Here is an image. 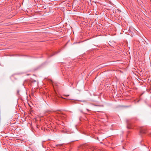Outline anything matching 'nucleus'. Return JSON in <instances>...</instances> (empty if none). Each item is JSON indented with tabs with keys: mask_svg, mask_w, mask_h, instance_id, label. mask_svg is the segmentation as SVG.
Returning a JSON list of instances; mask_svg holds the SVG:
<instances>
[{
	"mask_svg": "<svg viewBox=\"0 0 151 151\" xmlns=\"http://www.w3.org/2000/svg\"><path fill=\"white\" fill-rule=\"evenodd\" d=\"M19 90H18L17 91V94L18 95H19Z\"/></svg>",
	"mask_w": 151,
	"mask_h": 151,
	"instance_id": "423d86ee",
	"label": "nucleus"
},
{
	"mask_svg": "<svg viewBox=\"0 0 151 151\" xmlns=\"http://www.w3.org/2000/svg\"><path fill=\"white\" fill-rule=\"evenodd\" d=\"M89 148V146L86 144L80 146L78 148L79 151H86Z\"/></svg>",
	"mask_w": 151,
	"mask_h": 151,
	"instance_id": "f257e3e1",
	"label": "nucleus"
},
{
	"mask_svg": "<svg viewBox=\"0 0 151 151\" xmlns=\"http://www.w3.org/2000/svg\"><path fill=\"white\" fill-rule=\"evenodd\" d=\"M36 81H35V80L34 81V82H36Z\"/></svg>",
	"mask_w": 151,
	"mask_h": 151,
	"instance_id": "9b49d317",
	"label": "nucleus"
},
{
	"mask_svg": "<svg viewBox=\"0 0 151 151\" xmlns=\"http://www.w3.org/2000/svg\"><path fill=\"white\" fill-rule=\"evenodd\" d=\"M128 128H129V129H131V128H129V127H128Z\"/></svg>",
	"mask_w": 151,
	"mask_h": 151,
	"instance_id": "9d476101",
	"label": "nucleus"
},
{
	"mask_svg": "<svg viewBox=\"0 0 151 151\" xmlns=\"http://www.w3.org/2000/svg\"><path fill=\"white\" fill-rule=\"evenodd\" d=\"M86 110H87V111H89V110H88V109H86Z\"/></svg>",
	"mask_w": 151,
	"mask_h": 151,
	"instance_id": "6e6552de",
	"label": "nucleus"
},
{
	"mask_svg": "<svg viewBox=\"0 0 151 151\" xmlns=\"http://www.w3.org/2000/svg\"><path fill=\"white\" fill-rule=\"evenodd\" d=\"M73 85V83L72 82H71L70 81V84H69V86H71L72 85Z\"/></svg>",
	"mask_w": 151,
	"mask_h": 151,
	"instance_id": "20e7f679",
	"label": "nucleus"
},
{
	"mask_svg": "<svg viewBox=\"0 0 151 151\" xmlns=\"http://www.w3.org/2000/svg\"><path fill=\"white\" fill-rule=\"evenodd\" d=\"M69 95H66V96H69Z\"/></svg>",
	"mask_w": 151,
	"mask_h": 151,
	"instance_id": "1a4fd4ad",
	"label": "nucleus"
},
{
	"mask_svg": "<svg viewBox=\"0 0 151 151\" xmlns=\"http://www.w3.org/2000/svg\"><path fill=\"white\" fill-rule=\"evenodd\" d=\"M140 132L141 133L145 134L146 132V130L145 128H142L140 129Z\"/></svg>",
	"mask_w": 151,
	"mask_h": 151,
	"instance_id": "f03ea898",
	"label": "nucleus"
},
{
	"mask_svg": "<svg viewBox=\"0 0 151 151\" xmlns=\"http://www.w3.org/2000/svg\"><path fill=\"white\" fill-rule=\"evenodd\" d=\"M56 114H58L59 115V116L60 117H62V115H63V113H59V112H57Z\"/></svg>",
	"mask_w": 151,
	"mask_h": 151,
	"instance_id": "7ed1b4c3",
	"label": "nucleus"
},
{
	"mask_svg": "<svg viewBox=\"0 0 151 151\" xmlns=\"http://www.w3.org/2000/svg\"><path fill=\"white\" fill-rule=\"evenodd\" d=\"M51 112V111H46V113H47L48 114H50Z\"/></svg>",
	"mask_w": 151,
	"mask_h": 151,
	"instance_id": "39448f33",
	"label": "nucleus"
},
{
	"mask_svg": "<svg viewBox=\"0 0 151 151\" xmlns=\"http://www.w3.org/2000/svg\"><path fill=\"white\" fill-rule=\"evenodd\" d=\"M1 119V115H0V119Z\"/></svg>",
	"mask_w": 151,
	"mask_h": 151,
	"instance_id": "0eeeda50",
	"label": "nucleus"
}]
</instances>
